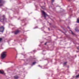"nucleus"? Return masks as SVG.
<instances>
[{"label": "nucleus", "instance_id": "nucleus-1", "mask_svg": "<svg viewBox=\"0 0 79 79\" xmlns=\"http://www.w3.org/2000/svg\"><path fill=\"white\" fill-rule=\"evenodd\" d=\"M6 53H7V52L5 51V52H2V54L1 55V58L2 59H4L6 56H7V54H6Z\"/></svg>", "mask_w": 79, "mask_h": 79}, {"label": "nucleus", "instance_id": "nucleus-2", "mask_svg": "<svg viewBox=\"0 0 79 79\" xmlns=\"http://www.w3.org/2000/svg\"><path fill=\"white\" fill-rule=\"evenodd\" d=\"M5 30V27L3 26L0 27V32H3Z\"/></svg>", "mask_w": 79, "mask_h": 79}, {"label": "nucleus", "instance_id": "nucleus-3", "mask_svg": "<svg viewBox=\"0 0 79 79\" xmlns=\"http://www.w3.org/2000/svg\"><path fill=\"white\" fill-rule=\"evenodd\" d=\"M41 11L42 12V15H44V18L46 19V16H48V15L45 13V12L44 11V10H42Z\"/></svg>", "mask_w": 79, "mask_h": 79}, {"label": "nucleus", "instance_id": "nucleus-4", "mask_svg": "<svg viewBox=\"0 0 79 79\" xmlns=\"http://www.w3.org/2000/svg\"><path fill=\"white\" fill-rule=\"evenodd\" d=\"M5 20V16L3 15L0 18V21L1 22H3Z\"/></svg>", "mask_w": 79, "mask_h": 79}, {"label": "nucleus", "instance_id": "nucleus-5", "mask_svg": "<svg viewBox=\"0 0 79 79\" xmlns=\"http://www.w3.org/2000/svg\"><path fill=\"white\" fill-rule=\"evenodd\" d=\"M20 32V31H19V30H16L14 31L15 34V35L18 34V33H19Z\"/></svg>", "mask_w": 79, "mask_h": 79}, {"label": "nucleus", "instance_id": "nucleus-6", "mask_svg": "<svg viewBox=\"0 0 79 79\" xmlns=\"http://www.w3.org/2000/svg\"><path fill=\"white\" fill-rule=\"evenodd\" d=\"M75 31L76 32H79V27H75Z\"/></svg>", "mask_w": 79, "mask_h": 79}, {"label": "nucleus", "instance_id": "nucleus-7", "mask_svg": "<svg viewBox=\"0 0 79 79\" xmlns=\"http://www.w3.org/2000/svg\"><path fill=\"white\" fill-rule=\"evenodd\" d=\"M4 73V71L2 70H0V74H3Z\"/></svg>", "mask_w": 79, "mask_h": 79}, {"label": "nucleus", "instance_id": "nucleus-8", "mask_svg": "<svg viewBox=\"0 0 79 79\" xmlns=\"http://www.w3.org/2000/svg\"><path fill=\"white\" fill-rule=\"evenodd\" d=\"M14 78L15 79H18L19 77H18V76H14Z\"/></svg>", "mask_w": 79, "mask_h": 79}, {"label": "nucleus", "instance_id": "nucleus-9", "mask_svg": "<svg viewBox=\"0 0 79 79\" xmlns=\"http://www.w3.org/2000/svg\"><path fill=\"white\" fill-rule=\"evenodd\" d=\"M2 0H0V3H2ZM3 6V4H0V6Z\"/></svg>", "mask_w": 79, "mask_h": 79}, {"label": "nucleus", "instance_id": "nucleus-10", "mask_svg": "<svg viewBox=\"0 0 79 79\" xmlns=\"http://www.w3.org/2000/svg\"><path fill=\"white\" fill-rule=\"evenodd\" d=\"M41 8L43 9V10H45V6H41Z\"/></svg>", "mask_w": 79, "mask_h": 79}, {"label": "nucleus", "instance_id": "nucleus-11", "mask_svg": "<svg viewBox=\"0 0 79 79\" xmlns=\"http://www.w3.org/2000/svg\"><path fill=\"white\" fill-rule=\"evenodd\" d=\"M76 23H79V18H77Z\"/></svg>", "mask_w": 79, "mask_h": 79}, {"label": "nucleus", "instance_id": "nucleus-12", "mask_svg": "<svg viewBox=\"0 0 79 79\" xmlns=\"http://www.w3.org/2000/svg\"><path fill=\"white\" fill-rule=\"evenodd\" d=\"M52 42V40H50L49 41V42H46V43H45V44H44V45H47V43H48V42Z\"/></svg>", "mask_w": 79, "mask_h": 79}, {"label": "nucleus", "instance_id": "nucleus-13", "mask_svg": "<svg viewBox=\"0 0 79 79\" xmlns=\"http://www.w3.org/2000/svg\"><path fill=\"white\" fill-rule=\"evenodd\" d=\"M35 63H36V62H34L32 63V65H34V64H35Z\"/></svg>", "mask_w": 79, "mask_h": 79}, {"label": "nucleus", "instance_id": "nucleus-14", "mask_svg": "<svg viewBox=\"0 0 79 79\" xmlns=\"http://www.w3.org/2000/svg\"><path fill=\"white\" fill-rule=\"evenodd\" d=\"M3 40V38H0V42H2Z\"/></svg>", "mask_w": 79, "mask_h": 79}, {"label": "nucleus", "instance_id": "nucleus-15", "mask_svg": "<svg viewBox=\"0 0 79 79\" xmlns=\"http://www.w3.org/2000/svg\"><path fill=\"white\" fill-rule=\"evenodd\" d=\"M52 1V4H53V2H55V0H51Z\"/></svg>", "mask_w": 79, "mask_h": 79}, {"label": "nucleus", "instance_id": "nucleus-16", "mask_svg": "<svg viewBox=\"0 0 79 79\" xmlns=\"http://www.w3.org/2000/svg\"><path fill=\"white\" fill-rule=\"evenodd\" d=\"M70 31L71 32L72 34H73V35H74V33H73V31H72L70 30Z\"/></svg>", "mask_w": 79, "mask_h": 79}, {"label": "nucleus", "instance_id": "nucleus-17", "mask_svg": "<svg viewBox=\"0 0 79 79\" xmlns=\"http://www.w3.org/2000/svg\"><path fill=\"white\" fill-rule=\"evenodd\" d=\"M66 63H67V62H65L64 63V64H66Z\"/></svg>", "mask_w": 79, "mask_h": 79}, {"label": "nucleus", "instance_id": "nucleus-18", "mask_svg": "<svg viewBox=\"0 0 79 79\" xmlns=\"http://www.w3.org/2000/svg\"><path fill=\"white\" fill-rule=\"evenodd\" d=\"M68 28H69V29H70V27H68Z\"/></svg>", "mask_w": 79, "mask_h": 79}, {"label": "nucleus", "instance_id": "nucleus-19", "mask_svg": "<svg viewBox=\"0 0 79 79\" xmlns=\"http://www.w3.org/2000/svg\"><path fill=\"white\" fill-rule=\"evenodd\" d=\"M62 32H63V33H64V34H65V33H64V32H63V31H62Z\"/></svg>", "mask_w": 79, "mask_h": 79}, {"label": "nucleus", "instance_id": "nucleus-20", "mask_svg": "<svg viewBox=\"0 0 79 79\" xmlns=\"http://www.w3.org/2000/svg\"><path fill=\"white\" fill-rule=\"evenodd\" d=\"M48 29H49V30H50V28H48Z\"/></svg>", "mask_w": 79, "mask_h": 79}, {"label": "nucleus", "instance_id": "nucleus-21", "mask_svg": "<svg viewBox=\"0 0 79 79\" xmlns=\"http://www.w3.org/2000/svg\"><path fill=\"white\" fill-rule=\"evenodd\" d=\"M39 66H40V65H39Z\"/></svg>", "mask_w": 79, "mask_h": 79}, {"label": "nucleus", "instance_id": "nucleus-22", "mask_svg": "<svg viewBox=\"0 0 79 79\" xmlns=\"http://www.w3.org/2000/svg\"><path fill=\"white\" fill-rule=\"evenodd\" d=\"M44 4H45V3H44Z\"/></svg>", "mask_w": 79, "mask_h": 79}]
</instances>
